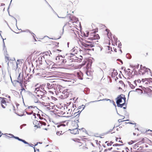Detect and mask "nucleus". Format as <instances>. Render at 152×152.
Listing matches in <instances>:
<instances>
[{"label": "nucleus", "mask_w": 152, "mask_h": 152, "mask_svg": "<svg viewBox=\"0 0 152 152\" xmlns=\"http://www.w3.org/2000/svg\"><path fill=\"white\" fill-rule=\"evenodd\" d=\"M9 101H10V99L9 101L7 100V99L5 98H2L1 101V104L2 107L3 108H7L10 111H14L15 110V107L12 104H10L8 107V105L10 104Z\"/></svg>", "instance_id": "obj_1"}, {"label": "nucleus", "mask_w": 152, "mask_h": 152, "mask_svg": "<svg viewBox=\"0 0 152 152\" xmlns=\"http://www.w3.org/2000/svg\"><path fill=\"white\" fill-rule=\"evenodd\" d=\"M81 45L84 47L88 48H83L82 50L80 51V53L85 52L83 55L88 53L89 51L90 50L89 48H92L94 46V44L92 42L85 40L84 41H80Z\"/></svg>", "instance_id": "obj_2"}, {"label": "nucleus", "mask_w": 152, "mask_h": 152, "mask_svg": "<svg viewBox=\"0 0 152 152\" xmlns=\"http://www.w3.org/2000/svg\"><path fill=\"white\" fill-rule=\"evenodd\" d=\"M117 101L116 102L117 106L118 107H123V108L125 109L126 108V106L125 107H123L125 105L126 102V98L125 96L122 94H121L117 98Z\"/></svg>", "instance_id": "obj_3"}, {"label": "nucleus", "mask_w": 152, "mask_h": 152, "mask_svg": "<svg viewBox=\"0 0 152 152\" xmlns=\"http://www.w3.org/2000/svg\"><path fill=\"white\" fill-rule=\"evenodd\" d=\"M42 88V87L41 86L35 88L34 91L36 93L37 96L40 97L44 96L46 91Z\"/></svg>", "instance_id": "obj_4"}, {"label": "nucleus", "mask_w": 152, "mask_h": 152, "mask_svg": "<svg viewBox=\"0 0 152 152\" xmlns=\"http://www.w3.org/2000/svg\"><path fill=\"white\" fill-rule=\"evenodd\" d=\"M79 145L80 146V148H82L84 150L87 149H92L94 146L92 143L90 142L85 143H83L81 145L79 144Z\"/></svg>", "instance_id": "obj_5"}, {"label": "nucleus", "mask_w": 152, "mask_h": 152, "mask_svg": "<svg viewBox=\"0 0 152 152\" xmlns=\"http://www.w3.org/2000/svg\"><path fill=\"white\" fill-rule=\"evenodd\" d=\"M56 63L59 65H63L66 62V61L64 58L62 56H58L56 57Z\"/></svg>", "instance_id": "obj_6"}, {"label": "nucleus", "mask_w": 152, "mask_h": 152, "mask_svg": "<svg viewBox=\"0 0 152 152\" xmlns=\"http://www.w3.org/2000/svg\"><path fill=\"white\" fill-rule=\"evenodd\" d=\"M148 78H145L142 79V80H140L139 79L137 80L138 82H139V83H141L144 86V87H148L149 84V81H148Z\"/></svg>", "instance_id": "obj_7"}, {"label": "nucleus", "mask_w": 152, "mask_h": 152, "mask_svg": "<svg viewBox=\"0 0 152 152\" xmlns=\"http://www.w3.org/2000/svg\"><path fill=\"white\" fill-rule=\"evenodd\" d=\"M39 123H38L37 125H35L37 128H40L46 130H47L48 129V128L47 127H43V126L46 125V123L42 121H39Z\"/></svg>", "instance_id": "obj_8"}, {"label": "nucleus", "mask_w": 152, "mask_h": 152, "mask_svg": "<svg viewBox=\"0 0 152 152\" xmlns=\"http://www.w3.org/2000/svg\"><path fill=\"white\" fill-rule=\"evenodd\" d=\"M89 39L91 40L98 39H99L100 37L99 35L95 32L91 33L90 35Z\"/></svg>", "instance_id": "obj_9"}, {"label": "nucleus", "mask_w": 152, "mask_h": 152, "mask_svg": "<svg viewBox=\"0 0 152 152\" xmlns=\"http://www.w3.org/2000/svg\"><path fill=\"white\" fill-rule=\"evenodd\" d=\"M36 74L37 75L41 76L42 75H43L45 74V72L44 69H41L40 68H38L36 70Z\"/></svg>", "instance_id": "obj_10"}, {"label": "nucleus", "mask_w": 152, "mask_h": 152, "mask_svg": "<svg viewBox=\"0 0 152 152\" xmlns=\"http://www.w3.org/2000/svg\"><path fill=\"white\" fill-rule=\"evenodd\" d=\"M46 98L45 96H41L39 97V99L41 100V102H39V103H41L42 105L45 106H47L48 105V104L47 103L45 102V101Z\"/></svg>", "instance_id": "obj_11"}, {"label": "nucleus", "mask_w": 152, "mask_h": 152, "mask_svg": "<svg viewBox=\"0 0 152 152\" xmlns=\"http://www.w3.org/2000/svg\"><path fill=\"white\" fill-rule=\"evenodd\" d=\"M125 84L123 82L122 80L119 81V82L117 84V87L119 89H122V88L125 87Z\"/></svg>", "instance_id": "obj_12"}, {"label": "nucleus", "mask_w": 152, "mask_h": 152, "mask_svg": "<svg viewBox=\"0 0 152 152\" xmlns=\"http://www.w3.org/2000/svg\"><path fill=\"white\" fill-rule=\"evenodd\" d=\"M70 132L74 134H76L79 133V131L77 128H73L72 127L70 129Z\"/></svg>", "instance_id": "obj_13"}, {"label": "nucleus", "mask_w": 152, "mask_h": 152, "mask_svg": "<svg viewBox=\"0 0 152 152\" xmlns=\"http://www.w3.org/2000/svg\"><path fill=\"white\" fill-rule=\"evenodd\" d=\"M70 105L72 106L71 109H70V110H72V112H74V111L75 110L76 108H77V107H76V105L75 104L74 105L73 104V103H70V104L66 107V109H67L69 107V105Z\"/></svg>", "instance_id": "obj_14"}, {"label": "nucleus", "mask_w": 152, "mask_h": 152, "mask_svg": "<svg viewBox=\"0 0 152 152\" xmlns=\"http://www.w3.org/2000/svg\"><path fill=\"white\" fill-rule=\"evenodd\" d=\"M68 111H67V113H66L64 115L66 117H68L72 116V110H70V109L69 107L68 108Z\"/></svg>", "instance_id": "obj_15"}, {"label": "nucleus", "mask_w": 152, "mask_h": 152, "mask_svg": "<svg viewBox=\"0 0 152 152\" xmlns=\"http://www.w3.org/2000/svg\"><path fill=\"white\" fill-rule=\"evenodd\" d=\"M9 135L11 136V137H13L15 138L18 140L21 141L24 143L25 144H28L27 142L25 140L19 138L18 137L14 136L12 134H9Z\"/></svg>", "instance_id": "obj_16"}, {"label": "nucleus", "mask_w": 152, "mask_h": 152, "mask_svg": "<svg viewBox=\"0 0 152 152\" xmlns=\"http://www.w3.org/2000/svg\"><path fill=\"white\" fill-rule=\"evenodd\" d=\"M134 124V129L133 130V134L134 135H135L136 134L138 135V132L139 130L138 129L137 126L136 125V124Z\"/></svg>", "instance_id": "obj_17"}, {"label": "nucleus", "mask_w": 152, "mask_h": 152, "mask_svg": "<svg viewBox=\"0 0 152 152\" xmlns=\"http://www.w3.org/2000/svg\"><path fill=\"white\" fill-rule=\"evenodd\" d=\"M78 126L77 123L75 121H72L71 122L70 125V128L72 127L73 128H77Z\"/></svg>", "instance_id": "obj_18"}, {"label": "nucleus", "mask_w": 152, "mask_h": 152, "mask_svg": "<svg viewBox=\"0 0 152 152\" xmlns=\"http://www.w3.org/2000/svg\"><path fill=\"white\" fill-rule=\"evenodd\" d=\"M81 112L80 110H78L77 112H76L75 111H74V112H72V116L73 117H78L80 115V114Z\"/></svg>", "instance_id": "obj_19"}, {"label": "nucleus", "mask_w": 152, "mask_h": 152, "mask_svg": "<svg viewBox=\"0 0 152 152\" xmlns=\"http://www.w3.org/2000/svg\"><path fill=\"white\" fill-rule=\"evenodd\" d=\"M23 81L22 76H21V73H20L18 78L17 81L20 83H21Z\"/></svg>", "instance_id": "obj_20"}, {"label": "nucleus", "mask_w": 152, "mask_h": 152, "mask_svg": "<svg viewBox=\"0 0 152 152\" xmlns=\"http://www.w3.org/2000/svg\"><path fill=\"white\" fill-rule=\"evenodd\" d=\"M143 143V139H142V140L140 141V142H138L134 146V148L135 149H136L137 147H138V145L141 144Z\"/></svg>", "instance_id": "obj_21"}, {"label": "nucleus", "mask_w": 152, "mask_h": 152, "mask_svg": "<svg viewBox=\"0 0 152 152\" xmlns=\"http://www.w3.org/2000/svg\"><path fill=\"white\" fill-rule=\"evenodd\" d=\"M72 35L74 37H77V35L79 34V32L76 30H73L71 32Z\"/></svg>", "instance_id": "obj_22"}, {"label": "nucleus", "mask_w": 152, "mask_h": 152, "mask_svg": "<svg viewBox=\"0 0 152 152\" xmlns=\"http://www.w3.org/2000/svg\"><path fill=\"white\" fill-rule=\"evenodd\" d=\"M71 52L73 53V54H75L77 53L78 51V48L76 47L74 48L71 50Z\"/></svg>", "instance_id": "obj_23"}, {"label": "nucleus", "mask_w": 152, "mask_h": 152, "mask_svg": "<svg viewBox=\"0 0 152 152\" xmlns=\"http://www.w3.org/2000/svg\"><path fill=\"white\" fill-rule=\"evenodd\" d=\"M65 109L64 108L63 110H58V112L57 113L59 114V115H61L62 116L64 117V115L65 113Z\"/></svg>", "instance_id": "obj_24"}, {"label": "nucleus", "mask_w": 152, "mask_h": 152, "mask_svg": "<svg viewBox=\"0 0 152 152\" xmlns=\"http://www.w3.org/2000/svg\"><path fill=\"white\" fill-rule=\"evenodd\" d=\"M34 101L35 103H39V102H41V100L39 99V97L37 96L34 98Z\"/></svg>", "instance_id": "obj_25"}, {"label": "nucleus", "mask_w": 152, "mask_h": 152, "mask_svg": "<svg viewBox=\"0 0 152 152\" xmlns=\"http://www.w3.org/2000/svg\"><path fill=\"white\" fill-rule=\"evenodd\" d=\"M77 77L79 79H83V76L82 73L81 72H77Z\"/></svg>", "instance_id": "obj_26"}, {"label": "nucleus", "mask_w": 152, "mask_h": 152, "mask_svg": "<svg viewBox=\"0 0 152 152\" xmlns=\"http://www.w3.org/2000/svg\"><path fill=\"white\" fill-rule=\"evenodd\" d=\"M77 21H78L77 19L75 18H71L70 20L69 21V22L68 23V24L70 23H73L74 22H76Z\"/></svg>", "instance_id": "obj_27"}, {"label": "nucleus", "mask_w": 152, "mask_h": 152, "mask_svg": "<svg viewBox=\"0 0 152 152\" xmlns=\"http://www.w3.org/2000/svg\"><path fill=\"white\" fill-rule=\"evenodd\" d=\"M84 107L83 105H82V107L80 106L77 107V108H76L75 110V111L76 112H77V111H78V110H80L81 111H82L83 109L84 108Z\"/></svg>", "instance_id": "obj_28"}, {"label": "nucleus", "mask_w": 152, "mask_h": 152, "mask_svg": "<svg viewBox=\"0 0 152 152\" xmlns=\"http://www.w3.org/2000/svg\"><path fill=\"white\" fill-rule=\"evenodd\" d=\"M65 5L67 7H70L73 5V3L70 1H67L66 2Z\"/></svg>", "instance_id": "obj_29"}, {"label": "nucleus", "mask_w": 152, "mask_h": 152, "mask_svg": "<svg viewBox=\"0 0 152 152\" xmlns=\"http://www.w3.org/2000/svg\"><path fill=\"white\" fill-rule=\"evenodd\" d=\"M53 86L52 85H50L49 83H48L46 85V87L48 89H53Z\"/></svg>", "instance_id": "obj_30"}, {"label": "nucleus", "mask_w": 152, "mask_h": 152, "mask_svg": "<svg viewBox=\"0 0 152 152\" xmlns=\"http://www.w3.org/2000/svg\"><path fill=\"white\" fill-rule=\"evenodd\" d=\"M22 64V62L20 60H18L16 62V65L17 67H18L19 66H20Z\"/></svg>", "instance_id": "obj_31"}, {"label": "nucleus", "mask_w": 152, "mask_h": 152, "mask_svg": "<svg viewBox=\"0 0 152 152\" xmlns=\"http://www.w3.org/2000/svg\"><path fill=\"white\" fill-rule=\"evenodd\" d=\"M118 74V73L116 70H114L112 73L111 76L112 77H114L115 76H116Z\"/></svg>", "instance_id": "obj_32"}, {"label": "nucleus", "mask_w": 152, "mask_h": 152, "mask_svg": "<svg viewBox=\"0 0 152 152\" xmlns=\"http://www.w3.org/2000/svg\"><path fill=\"white\" fill-rule=\"evenodd\" d=\"M149 85L148 87H152V78H148Z\"/></svg>", "instance_id": "obj_33"}, {"label": "nucleus", "mask_w": 152, "mask_h": 152, "mask_svg": "<svg viewBox=\"0 0 152 152\" xmlns=\"http://www.w3.org/2000/svg\"><path fill=\"white\" fill-rule=\"evenodd\" d=\"M142 139H143V143L145 142V139L143 137H139L137 139V141L140 142V141H141L142 140Z\"/></svg>", "instance_id": "obj_34"}, {"label": "nucleus", "mask_w": 152, "mask_h": 152, "mask_svg": "<svg viewBox=\"0 0 152 152\" xmlns=\"http://www.w3.org/2000/svg\"><path fill=\"white\" fill-rule=\"evenodd\" d=\"M124 117H124V116H122V115H121V119H119L118 120V122H123L124 121H128V120H123V121H121V120L124 119Z\"/></svg>", "instance_id": "obj_35"}, {"label": "nucleus", "mask_w": 152, "mask_h": 152, "mask_svg": "<svg viewBox=\"0 0 152 152\" xmlns=\"http://www.w3.org/2000/svg\"><path fill=\"white\" fill-rule=\"evenodd\" d=\"M63 133V132L61 130H57L56 132V134L57 135H60Z\"/></svg>", "instance_id": "obj_36"}, {"label": "nucleus", "mask_w": 152, "mask_h": 152, "mask_svg": "<svg viewBox=\"0 0 152 152\" xmlns=\"http://www.w3.org/2000/svg\"><path fill=\"white\" fill-rule=\"evenodd\" d=\"M91 63H90L89 62H88L86 65V69H88L90 68V67L91 66Z\"/></svg>", "instance_id": "obj_37"}, {"label": "nucleus", "mask_w": 152, "mask_h": 152, "mask_svg": "<svg viewBox=\"0 0 152 152\" xmlns=\"http://www.w3.org/2000/svg\"><path fill=\"white\" fill-rule=\"evenodd\" d=\"M129 85L130 87L132 89H134L135 88V86L134 85H133L131 83L129 82H128Z\"/></svg>", "instance_id": "obj_38"}, {"label": "nucleus", "mask_w": 152, "mask_h": 152, "mask_svg": "<svg viewBox=\"0 0 152 152\" xmlns=\"http://www.w3.org/2000/svg\"><path fill=\"white\" fill-rule=\"evenodd\" d=\"M89 32L88 31H86L84 33V36L87 37L89 35Z\"/></svg>", "instance_id": "obj_39"}, {"label": "nucleus", "mask_w": 152, "mask_h": 152, "mask_svg": "<svg viewBox=\"0 0 152 152\" xmlns=\"http://www.w3.org/2000/svg\"><path fill=\"white\" fill-rule=\"evenodd\" d=\"M48 99H51L55 101L57 100L56 98L55 97H54L53 96H51L50 97H48Z\"/></svg>", "instance_id": "obj_40"}, {"label": "nucleus", "mask_w": 152, "mask_h": 152, "mask_svg": "<svg viewBox=\"0 0 152 152\" xmlns=\"http://www.w3.org/2000/svg\"><path fill=\"white\" fill-rule=\"evenodd\" d=\"M52 42L53 44L55 45L56 46L58 47L59 42L53 41Z\"/></svg>", "instance_id": "obj_41"}, {"label": "nucleus", "mask_w": 152, "mask_h": 152, "mask_svg": "<svg viewBox=\"0 0 152 152\" xmlns=\"http://www.w3.org/2000/svg\"><path fill=\"white\" fill-rule=\"evenodd\" d=\"M73 140H74V141H75V142H77L78 143L80 142V140L79 139H73Z\"/></svg>", "instance_id": "obj_42"}, {"label": "nucleus", "mask_w": 152, "mask_h": 152, "mask_svg": "<svg viewBox=\"0 0 152 152\" xmlns=\"http://www.w3.org/2000/svg\"><path fill=\"white\" fill-rule=\"evenodd\" d=\"M55 107V106H50L49 107H47V108L49 110H51L52 109H53L54 108V107Z\"/></svg>", "instance_id": "obj_43"}, {"label": "nucleus", "mask_w": 152, "mask_h": 152, "mask_svg": "<svg viewBox=\"0 0 152 152\" xmlns=\"http://www.w3.org/2000/svg\"><path fill=\"white\" fill-rule=\"evenodd\" d=\"M31 118L32 119H34L36 118V114L35 113H34L33 114L32 116H31Z\"/></svg>", "instance_id": "obj_44"}, {"label": "nucleus", "mask_w": 152, "mask_h": 152, "mask_svg": "<svg viewBox=\"0 0 152 152\" xmlns=\"http://www.w3.org/2000/svg\"><path fill=\"white\" fill-rule=\"evenodd\" d=\"M21 84V91H23V90H25V89L24 88H23V86L22 85V84L21 83H20Z\"/></svg>", "instance_id": "obj_45"}, {"label": "nucleus", "mask_w": 152, "mask_h": 152, "mask_svg": "<svg viewBox=\"0 0 152 152\" xmlns=\"http://www.w3.org/2000/svg\"><path fill=\"white\" fill-rule=\"evenodd\" d=\"M5 59L7 60H9V57L7 56H6L5 57Z\"/></svg>", "instance_id": "obj_46"}, {"label": "nucleus", "mask_w": 152, "mask_h": 152, "mask_svg": "<svg viewBox=\"0 0 152 152\" xmlns=\"http://www.w3.org/2000/svg\"><path fill=\"white\" fill-rule=\"evenodd\" d=\"M148 55V53L147 52H146L143 54V55L145 56H146Z\"/></svg>", "instance_id": "obj_47"}, {"label": "nucleus", "mask_w": 152, "mask_h": 152, "mask_svg": "<svg viewBox=\"0 0 152 152\" xmlns=\"http://www.w3.org/2000/svg\"><path fill=\"white\" fill-rule=\"evenodd\" d=\"M66 113H67V111H66L65 110V113H64V117H65V116L64 115H65V114Z\"/></svg>", "instance_id": "obj_48"}, {"label": "nucleus", "mask_w": 152, "mask_h": 152, "mask_svg": "<svg viewBox=\"0 0 152 152\" xmlns=\"http://www.w3.org/2000/svg\"><path fill=\"white\" fill-rule=\"evenodd\" d=\"M48 92H49L51 94H53V92L52 91H48Z\"/></svg>", "instance_id": "obj_49"}, {"label": "nucleus", "mask_w": 152, "mask_h": 152, "mask_svg": "<svg viewBox=\"0 0 152 152\" xmlns=\"http://www.w3.org/2000/svg\"><path fill=\"white\" fill-rule=\"evenodd\" d=\"M38 143H39V144H42V142H37L36 144H35V145H34V146H35L37 145H38Z\"/></svg>", "instance_id": "obj_50"}, {"label": "nucleus", "mask_w": 152, "mask_h": 152, "mask_svg": "<svg viewBox=\"0 0 152 152\" xmlns=\"http://www.w3.org/2000/svg\"><path fill=\"white\" fill-rule=\"evenodd\" d=\"M79 58L80 59V60H82V59H83V57L81 56H80V57H79Z\"/></svg>", "instance_id": "obj_51"}, {"label": "nucleus", "mask_w": 152, "mask_h": 152, "mask_svg": "<svg viewBox=\"0 0 152 152\" xmlns=\"http://www.w3.org/2000/svg\"><path fill=\"white\" fill-rule=\"evenodd\" d=\"M115 146H120V144H115Z\"/></svg>", "instance_id": "obj_52"}, {"label": "nucleus", "mask_w": 152, "mask_h": 152, "mask_svg": "<svg viewBox=\"0 0 152 152\" xmlns=\"http://www.w3.org/2000/svg\"><path fill=\"white\" fill-rule=\"evenodd\" d=\"M139 64H138L137 66H135V68L138 69L139 68Z\"/></svg>", "instance_id": "obj_53"}, {"label": "nucleus", "mask_w": 152, "mask_h": 152, "mask_svg": "<svg viewBox=\"0 0 152 152\" xmlns=\"http://www.w3.org/2000/svg\"><path fill=\"white\" fill-rule=\"evenodd\" d=\"M27 114H31L32 113H33V111H31V112L30 113H28V112H27Z\"/></svg>", "instance_id": "obj_54"}, {"label": "nucleus", "mask_w": 152, "mask_h": 152, "mask_svg": "<svg viewBox=\"0 0 152 152\" xmlns=\"http://www.w3.org/2000/svg\"><path fill=\"white\" fill-rule=\"evenodd\" d=\"M121 43H120L118 44V46H119V47L120 48H121L120 46H121Z\"/></svg>", "instance_id": "obj_55"}, {"label": "nucleus", "mask_w": 152, "mask_h": 152, "mask_svg": "<svg viewBox=\"0 0 152 152\" xmlns=\"http://www.w3.org/2000/svg\"><path fill=\"white\" fill-rule=\"evenodd\" d=\"M151 94L152 95V90H149Z\"/></svg>", "instance_id": "obj_56"}, {"label": "nucleus", "mask_w": 152, "mask_h": 152, "mask_svg": "<svg viewBox=\"0 0 152 152\" xmlns=\"http://www.w3.org/2000/svg\"><path fill=\"white\" fill-rule=\"evenodd\" d=\"M115 138H116V141H118V137H115Z\"/></svg>", "instance_id": "obj_57"}, {"label": "nucleus", "mask_w": 152, "mask_h": 152, "mask_svg": "<svg viewBox=\"0 0 152 152\" xmlns=\"http://www.w3.org/2000/svg\"><path fill=\"white\" fill-rule=\"evenodd\" d=\"M77 0H72V1L73 2H75L76 1H77Z\"/></svg>", "instance_id": "obj_58"}, {"label": "nucleus", "mask_w": 152, "mask_h": 152, "mask_svg": "<svg viewBox=\"0 0 152 152\" xmlns=\"http://www.w3.org/2000/svg\"><path fill=\"white\" fill-rule=\"evenodd\" d=\"M136 80H135V81H134V83H135V86H136V84H135V83H136Z\"/></svg>", "instance_id": "obj_59"}, {"label": "nucleus", "mask_w": 152, "mask_h": 152, "mask_svg": "<svg viewBox=\"0 0 152 152\" xmlns=\"http://www.w3.org/2000/svg\"><path fill=\"white\" fill-rule=\"evenodd\" d=\"M66 97H67L68 96V94H67V93H66Z\"/></svg>", "instance_id": "obj_60"}, {"label": "nucleus", "mask_w": 152, "mask_h": 152, "mask_svg": "<svg viewBox=\"0 0 152 152\" xmlns=\"http://www.w3.org/2000/svg\"><path fill=\"white\" fill-rule=\"evenodd\" d=\"M50 111H52L53 112H55V111L54 110H50Z\"/></svg>", "instance_id": "obj_61"}, {"label": "nucleus", "mask_w": 152, "mask_h": 152, "mask_svg": "<svg viewBox=\"0 0 152 152\" xmlns=\"http://www.w3.org/2000/svg\"><path fill=\"white\" fill-rule=\"evenodd\" d=\"M39 118L40 119H42L43 118L41 117H40Z\"/></svg>", "instance_id": "obj_62"}, {"label": "nucleus", "mask_w": 152, "mask_h": 152, "mask_svg": "<svg viewBox=\"0 0 152 152\" xmlns=\"http://www.w3.org/2000/svg\"><path fill=\"white\" fill-rule=\"evenodd\" d=\"M114 50L115 52H117L116 49V48H115V49Z\"/></svg>", "instance_id": "obj_63"}, {"label": "nucleus", "mask_w": 152, "mask_h": 152, "mask_svg": "<svg viewBox=\"0 0 152 152\" xmlns=\"http://www.w3.org/2000/svg\"><path fill=\"white\" fill-rule=\"evenodd\" d=\"M61 126H59L58 125V126H57V127H58H58H61Z\"/></svg>", "instance_id": "obj_64"}]
</instances>
